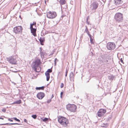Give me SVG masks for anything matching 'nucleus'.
<instances>
[{"mask_svg": "<svg viewBox=\"0 0 128 128\" xmlns=\"http://www.w3.org/2000/svg\"><path fill=\"white\" fill-rule=\"evenodd\" d=\"M98 112L104 114L106 112V110L103 109H100Z\"/></svg>", "mask_w": 128, "mask_h": 128, "instance_id": "obj_17", "label": "nucleus"}, {"mask_svg": "<svg viewBox=\"0 0 128 128\" xmlns=\"http://www.w3.org/2000/svg\"><path fill=\"white\" fill-rule=\"evenodd\" d=\"M46 16L48 18H55L57 16V14L55 12H47Z\"/></svg>", "mask_w": 128, "mask_h": 128, "instance_id": "obj_4", "label": "nucleus"}, {"mask_svg": "<svg viewBox=\"0 0 128 128\" xmlns=\"http://www.w3.org/2000/svg\"><path fill=\"white\" fill-rule=\"evenodd\" d=\"M120 61L122 63L123 62V60L122 59V58H121L120 59Z\"/></svg>", "mask_w": 128, "mask_h": 128, "instance_id": "obj_38", "label": "nucleus"}, {"mask_svg": "<svg viewBox=\"0 0 128 128\" xmlns=\"http://www.w3.org/2000/svg\"><path fill=\"white\" fill-rule=\"evenodd\" d=\"M11 118L14 119L16 121H17L18 122H20V120H19L17 119L16 118L14 117L13 118Z\"/></svg>", "mask_w": 128, "mask_h": 128, "instance_id": "obj_27", "label": "nucleus"}, {"mask_svg": "<svg viewBox=\"0 0 128 128\" xmlns=\"http://www.w3.org/2000/svg\"><path fill=\"white\" fill-rule=\"evenodd\" d=\"M51 99L48 100L47 102V103L48 104L51 101Z\"/></svg>", "mask_w": 128, "mask_h": 128, "instance_id": "obj_31", "label": "nucleus"}, {"mask_svg": "<svg viewBox=\"0 0 128 128\" xmlns=\"http://www.w3.org/2000/svg\"><path fill=\"white\" fill-rule=\"evenodd\" d=\"M67 74H66L65 76H67Z\"/></svg>", "mask_w": 128, "mask_h": 128, "instance_id": "obj_47", "label": "nucleus"}, {"mask_svg": "<svg viewBox=\"0 0 128 128\" xmlns=\"http://www.w3.org/2000/svg\"><path fill=\"white\" fill-rule=\"evenodd\" d=\"M44 96V94L43 92H38L37 94V97L39 99H42Z\"/></svg>", "mask_w": 128, "mask_h": 128, "instance_id": "obj_11", "label": "nucleus"}, {"mask_svg": "<svg viewBox=\"0 0 128 128\" xmlns=\"http://www.w3.org/2000/svg\"><path fill=\"white\" fill-rule=\"evenodd\" d=\"M54 64L55 66H56V61H54Z\"/></svg>", "mask_w": 128, "mask_h": 128, "instance_id": "obj_44", "label": "nucleus"}, {"mask_svg": "<svg viewBox=\"0 0 128 128\" xmlns=\"http://www.w3.org/2000/svg\"><path fill=\"white\" fill-rule=\"evenodd\" d=\"M36 90H40L41 89L40 87H37L36 88Z\"/></svg>", "mask_w": 128, "mask_h": 128, "instance_id": "obj_34", "label": "nucleus"}, {"mask_svg": "<svg viewBox=\"0 0 128 128\" xmlns=\"http://www.w3.org/2000/svg\"><path fill=\"white\" fill-rule=\"evenodd\" d=\"M48 118H44V119L42 120L44 122H46L47 121H48Z\"/></svg>", "mask_w": 128, "mask_h": 128, "instance_id": "obj_30", "label": "nucleus"}, {"mask_svg": "<svg viewBox=\"0 0 128 128\" xmlns=\"http://www.w3.org/2000/svg\"><path fill=\"white\" fill-rule=\"evenodd\" d=\"M39 41L40 42V44L42 45H43L44 44L43 43L45 41V39L44 38L42 37H40V39H39Z\"/></svg>", "mask_w": 128, "mask_h": 128, "instance_id": "obj_14", "label": "nucleus"}, {"mask_svg": "<svg viewBox=\"0 0 128 128\" xmlns=\"http://www.w3.org/2000/svg\"><path fill=\"white\" fill-rule=\"evenodd\" d=\"M60 97L61 98H62V96H60Z\"/></svg>", "mask_w": 128, "mask_h": 128, "instance_id": "obj_49", "label": "nucleus"}, {"mask_svg": "<svg viewBox=\"0 0 128 128\" xmlns=\"http://www.w3.org/2000/svg\"><path fill=\"white\" fill-rule=\"evenodd\" d=\"M86 29L85 30L84 32H86L87 33V34H88V35L89 36H90V35H91L89 33V32L88 31V30L87 28V27L86 26Z\"/></svg>", "mask_w": 128, "mask_h": 128, "instance_id": "obj_20", "label": "nucleus"}, {"mask_svg": "<svg viewBox=\"0 0 128 128\" xmlns=\"http://www.w3.org/2000/svg\"><path fill=\"white\" fill-rule=\"evenodd\" d=\"M45 75L46 76V80L48 81L50 78V74L48 72H46L45 73Z\"/></svg>", "mask_w": 128, "mask_h": 128, "instance_id": "obj_15", "label": "nucleus"}, {"mask_svg": "<svg viewBox=\"0 0 128 128\" xmlns=\"http://www.w3.org/2000/svg\"><path fill=\"white\" fill-rule=\"evenodd\" d=\"M8 118V120L9 121H10L11 122H12L13 121L11 119L9 118Z\"/></svg>", "mask_w": 128, "mask_h": 128, "instance_id": "obj_36", "label": "nucleus"}, {"mask_svg": "<svg viewBox=\"0 0 128 128\" xmlns=\"http://www.w3.org/2000/svg\"><path fill=\"white\" fill-rule=\"evenodd\" d=\"M98 87H99V85H98Z\"/></svg>", "mask_w": 128, "mask_h": 128, "instance_id": "obj_51", "label": "nucleus"}, {"mask_svg": "<svg viewBox=\"0 0 128 128\" xmlns=\"http://www.w3.org/2000/svg\"><path fill=\"white\" fill-rule=\"evenodd\" d=\"M58 121L60 124L66 126L69 123V121L67 119L63 116H60L58 117Z\"/></svg>", "mask_w": 128, "mask_h": 128, "instance_id": "obj_1", "label": "nucleus"}, {"mask_svg": "<svg viewBox=\"0 0 128 128\" xmlns=\"http://www.w3.org/2000/svg\"><path fill=\"white\" fill-rule=\"evenodd\" d=\"M100 60L104 64L108 62V57L105 56H102L100 58Z\"/></svg>", "mask_w": 128, "mask_h": 128, "instance_id": "obj_10", "label": "nucleus"}, {"mask_svg": "<svg viewBox=\"0 0 128 128\" xmlns=\"http://www.w3.org/2000/svg\"><path fill=\"white\" fill-rule=\"evenodd\" d=\"M115 4L117 6L120 5L123 3L121 0H114Z\"/></svg>", "mask_w": 128, "mask_h": 128, "instance_id": "obj_13", "label": "nucleus"}, {"mask_svg": "<svg viewBox=\"0 0 128 128\" xmlns=\"http://www.w3.org/2000/svg\"><path fill=\"white\" fill-rule=\"evenodd\" d=\"M40 54L41 55H42V53L41 52V48H40Z\"/></svg>", "mask_w": 128, "mask_h": 128, "instance_id": "obj_43", "label": "nucleus"}, {"mask_svg": "<svg viewBox=\"0 0 128 128\" xmlns=\"http://www.w3.org/2000/svg\"><path fill=\"white\" fill-rule=\"evenodd\" d=\"M61 18H60V20H61Z\"/></svg>", "mask_w": 128, "mask_h": 128, "instance_id": "obj_55", "label": "nucleus"}, {"mask_svg": "<svg viewBox=\"0 0 128 128\" xmlns=\"http://www.w3.org/2000/svg\"><path fill=\"white\" fill-rule=\"evenodd\" d=\"M108 78L110 80H113L114 79V77L112 76H108Z\"/></svg>", "mask_w": 128, "mask_h": 128, "instance_id": "obj_24", "label": "nucleus"}, {"mask_svg": "<svg viewBox=\"0 0 128 128\" xmlns=\"http://www.w3.org/2000/svg\"><path fill=\"white\" fill-rule=\"evenodd\" d=\"M53 54V53L51 55H52V54Z\"/></svg>", "mask_w": 128, "mask_h": 128, "instance_id": "obj_54", "label": "nucleus"}, {"mask_svg": "<svg viewBox=\"0 0 128 128\" xmlns=\"http://www.w3.org/2000/svg\"><path fill=\"white\" fill-rule=\"evenodd\" d=\"M2 111L3 112H5L6 111V110L5 108H3L2 109Z\"/></svg>", "mask_w": 128, "mask_h": 128, "instance_id": "obj_35", "label": "nucleus"}, {"mask_svg": "<svg viewBox=\"0 0 128 128\" xmlns=\"http://www.w3.org/2000/svg\"><path fill=\"white\" fill-rule=\"evenodd\" d=\"M54 96L53 94H52L51 96V99H52V98H53Z\"/></svg>", "mask_w": 128, "mask_h": 128, "instance_id": "obj_41", "label": "nucleus"}, {"mask_svg": "<svg viewBox=\"0 0 128 128\" xmlns=\"http://www.w3.org/2000/svg\"><path fill=\"white\" fill-rule=\"evenodd\" d=\"M8 60L9 62L12 64H16L17 60L15 57L11 56L9 58Z\"/></svg>", "mask_w": 128, "mask_h": 128, "instance_id": "obj_9", "label": "nucleus"}, {"mask_svg": "<svg viewBox=\"0 0 128 128\" xmlns=\"http://www.w3.org/2000/svg\"><path fill=\"white\" fill-rule=\"evenodd\" d=\"M66 1L65 0H60V4L63 5L65 4Z\"/></svg>", "mask_w": 128, "mask_h": 128, "instance_id": "obj_21", "label": "nucleus"}, {"mask_svg": "<svg viewBox=\"0 0 128 128\" xmlns=\"http://www.w3.org/2000/svg\"><path fill=\"white\" fill-rule=\"evenodd\" d=\"M24 122L27 123V121L26 119H24Z\"/></svg>", "mask_w": 128, "mask_h": 128, "instance_id": "obj_40", "label": "nucleus"}, {"mask_svg": "<svg viewBox=\"0 0 128 128\" xmlns=\"http://www.w3.org/2000/svg\"><path fill=\"white\" fill-rule=\"evenodd\" d=\"M74 75V74H73V72H72L70 74V79L72 78Z\"/></svg>", "mask_w": 128, "mask_h": 128, "instance_id": "obj_23", "label": "nucleus"}, {"mask_svg": "<svg viewBox=\"0 0 128 128\" xmlns=\"http://www.w3.org/2000/svg\"><path fill=\"white\" fill-rule=\"evenodd\" d=\"M102 125H103V126H102V127H107L108 126V124L107 123H104Z\"/></svg>", "mask_w": 128, "mask_h": 128, "instance_id": "obj_26", "label": "nucleus"}, {"mask_svg": "<svg viewBox=\"0 0 128 128\" xmlns=\"http://www.w3.org/2000/svg\"><path fill=\"white\" fill-rule=\"evenodd\" d=\"M64 86V84L63 83H62L60 86V87L61 88H62Z\"/></svg>", "mask_w": 128, "mask_h": 128, "instance_id": "obj_32", "label": "nucleus"}, {"mask_svg": "<svg viewBox=\"0 0 128 128\" xmlns=\"http://www.w3.org/2000/svg\"><path fill=\"white\" fill-rule=\"evenodd\" d=\"M30 30L31 33L34 36H36V27H34V28H30Z\"/></svg>", "mask_w": 128, "mask_h": 128, "instance_id": "obj_12", "label": "nucleus"}, {"mask_svg": "<svg viewBox=\"0 0 128 128\" xmlns=\"http://www.w3.org/2000/svg\"><path fill=\"white\" fill-rule=\"evenodd\" d=\"M23 29L22 27L21 26H16L14 28V31L16 34H21Z\"/></svg>", "mask_w": 128, "mask_h": 128, "instance_id": "obj_5", "label": "nucleus"}, {"mask_svg": "<svg viewBox=\"0 0 128 128\" xmlns=\"http://www.w3.org/2000/svg\"><path fill=\"white\" fill-rule=\"evenodd\" d=\"M32 117L34 118L35 119L37 117V116L36 114L32 115Z\"/></svg>", "mask_w": 128, "mask_h": 128, "instance_id": "obj_29", "label": "nucleus"}, {"mask_svg": "<svg viewBox=\"0 0 128 128\" xmlns=\"http://www.w3.org/2000/svg\"><path fill=\"white\" fill-rule=\"evenodd\" d=\"M63 94H64L63 92H61L60 94V96H62L63 95Z\"/></svg>", "mask_w": 128, "mask_h": 128, "instance_id": "obj_39", "label": "nucleus"}, {"mask_svg": "<svg viewBox=\"0 0 128 128\" xmlns=\"http://www.w3.org/2000/svg\"><path fill=\"white\" fill-rule=\"evenodd\" d=\"M40 60L39 59L36 60L33 63L32 67L34 71L37 72H39L40 71H37L36 68L40 64Z\"/></svg>", "mask_w": 128, "mask_h": 128, "instance_id": "obj_3", "label": "nucleus"}, {"mask_svg": "<svg viewBox=\"0 0 128 128\" xmlns=\"http://www.w3.org/2000/svg\"><path fill=\"white\" fill-rule=\"evenodd\" d=\"M30 28H33V26H34V27L36 28V22H33L32 23H30Z\"/></svg>", "mask_w": 128, "mask_h": 128, "instance_id": "obj_16", "label": "nucleus"}, {"mask_svg": "<svg viewBox=\"0 0 128 128\" xmlns=\"http://www.w3.org/2000/svg\"><path fill=\"white\" fill-rule=\"evenodd\" d=\"M19 17H20V18H21V16H20H20H19Z\"/></svg>", "mask_w": 128, "mask_h": 128, "instance_id": "obj_50", "label": "nucleus"}, {"mask_svg": "<svg viewBox=\"0 0 128 128\" xmlns=\"http://www.w3.org/2000/svg\"><path fill=\"white\" fill-rule=\"evenodd\" d=\"M123 14L120 12H118L114 16L115 20L118 22H122L123 20Z\"/></svg>", "mask_w": 128, "mask_h": 128, "instance_id": "obj_2", "label": "nucleus"}, {"mask_svg": "<svg viewBox=\"0 0 128 128\" xmlns=\"http://www.w3.org/2000/svg\"><path fill=\"white\" fill-rule=\"evenodd\" d=\"M46 72H48L50 73L52 72V70L51 68L48 69Z\"/></svg>", "mask_w": 128, "mask_h": 128, "instance_id": "obj_28", "label": "nucleus"}, {"mask_svg": "<svg viewBox=\"0 0 128 128\" xmlns=\"http://www.w3.org/2000/svg\"><path fill=\"white\" fill-rule=\"evenodd\" d=\"M46 1L45 2V3H46Z\"/></svg>", "mask_w": 128, "mask_h": 128, "instance_id": "obj_53", "label": "nucleus"}, {"mask_svg": "<svg viewBox=\"0 0 128 128\" xmlns=\"http://www.w3.org/2000/svg\"><path fill=\"white\" fill-rule=\"evenodd\" d=\"M60 73V72H59L58 73V74H59Z\"/></svg>", "mask_w": 128, "mask_h": 128, "instance_id": "obj_52", "label": "nucleus"}, {"mask_svg": "<svg viewBox=\"0 0 128 128\" xmlns=\"http://www.w3.org/2000/svg\"><path fill=\"white\" fill-rule=\"evenodd\" d=\"M22 101L20 100L15 101L13 104H19L21 103Z\"/></svg>", "mask_w": 128, "mask_h": 128, "instance_id": "obj_18", "label": "nucleus"}, {"mask_svg": "<svg viewBox=\"0 0 128 128\" xmlns=\"http://www.w3.org/2000/svg\"><path fill=\"white\" fill-rule=\"evenodd\" d=\"M63 17V16H62V17H61V18H62V17Z\"/></svg>", "mask_w": 128, "mask_h": 128, "instance_id": "obj_48", "label": "nucleus"}, {"mask_svg": "<svg viewBox=\"0 0 128 128\" xmlns=\"http://www.w3.org/2000/svg\"><path fill=\"white\" fill-rule=\"evenodd\" d=\"M54 61H56H56H58V60L56 58H55V60H54Z\"/></svg>", "mask_w": 128, "mask_h": 128, "instance_id": "obj_42", "label": "nucleus"}, {"mask_svg": "<svg viewBox=\"0 0 128 128\" xmlns=\"http://www.w3.org/2000/svg\"><path fill=\"white\" fill-rule=\"evenodd\" d=\"M68 73V71L66 69V74H67Z\"/></svg>", "mask_w": 128, "mask_h": 128, "instance_id": "obj_45", "label": "nucleus"}, {"mask_svg": "<svg viewBox=\"0 0 128 128\" xmlns=\"http://www.w3.org/2000/svg\"><path fill=\"white\" fill-rule=\"evenodd\" d=\"M0 119L4 120V118L2 117H0Z\"/></svg>", "mask_w": 128, "mask_h": 128, "instance_id": "obj_46", "label": "nucleus"}, {"mask_svg": "<svg viewBox=\"0 0 128 128\" xmlns=\"http://www.w3.org/2000/svg\"><path fill=\"white\" fill-rule=\"evenodd\" d=\"M108 49L109 50H114L115 48L116 45L114 42H109L106 45Z\"/></svg>", "mask_w": 128, "mask_h": 128, "instance_id": "obj_8", "label": "nucleus"}, {"mask_svg": "<svg viewBox=\"0 0 128 128\" xmlns=\"http://www.w3.org/2000/svg\"><path fill=\"white\" fill-rule=\"evenodd\" d=\"M98 6V4L96 2H94L91 5L90 8L93 12H95Z\"/></svg>", "mask_w": 128, "mask_h": 128, "instance_id": "obj_6", "label": "nucleus"}, {"mask_svg": "<svg viewBox=\"0 0 128 128\" xmlns=\"http://www.w3.org/2000/svg\"><path fill=\"white\" fill-rule=\"evenodd\" d=\"M40 88H41V89L43 90L44 89L45 87L44 86H42V87H40Z\"/></svg>", "mask_w": 128, "mask_h": 128, "instance_id": "obj_37", "label": "nucleus"}, {"mask_svg": "<svg viewBox=\"0 0 128 128\" xmlns=\"http://www.w3.org/2000/svg\"><path fill=\"white\" fill-rule=\"evenodd\" d=\"M76 108V106L74 104L68 105L66 106V108L68 110L74 112H75Z\"/></svg>", "mask_w": 128, "mask_h": 128, "instance_id": "obj_7", "label": "nucleus"}, {"mask_svg": "<svg viewBox=\"0 0 128 128\" xmlns=\"http://www.w3.org/2000/svg\"><path fill=\"white\" fill-rule=\"evenodd\" d=\"M90 38V40L91 43L92 44H94V42L93 38L92 37V36L90 35V36H89Z\"/></svg>", "mask_w": 128, "mask_h": 128, "instance_id": "obj_22", "label": "nucleus"}, {"mask_svg": "<svg viewBox=\"0 0 128 128\" xmlns=\"http://www.w3.org/2000/svg\"><path fill=\"white\" fill-rule=\"evenodd\" d=\"M97 114L98 116L99 117H100L104 114H102L98 112Z\"/></svg>", "mask_w": 128, "mask_h": 128, "instance_id": "obj_25", "label": "nucleus"}, {"mask_svg": "<svg viewBox=\"0 0 128 128\" xmlns=\"http://www.w3.org/2000/svg\"><path fill=\"white\" fill-rule=\"evenodd\" d=\"M86 97H87V99L88 100H90V99L89 98H88V97H89V96H88V95L86 93Z\"/></svg>", "mask_w": 128, "mask_h": 128, "instance_id": "obj_33", "label": "nucleus"}, {"mask_svg": "<svg viewBox=\"0 0 128 128\" xmlns=\"http://www.w3.org/2000/svg\"><path fill=\"white\" fill-rule=\"evenodd\" d=\"M8 124H11V125L18 124V125H20V124H18L17 123H10V124L6 123V124H0V125H8Z\"/></svg>", "mask_w": 128, "mask_h": 128, "instance_id": "obj_19", "label": "nucleus"}]
</instances>
